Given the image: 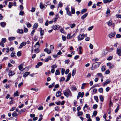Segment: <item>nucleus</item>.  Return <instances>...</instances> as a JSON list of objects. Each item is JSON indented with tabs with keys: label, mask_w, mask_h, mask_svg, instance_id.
<instances>
[{
	"label": "nucleus",
	"mask_w": 121,
	"mask_h": 121,
	"mask_svg": "<svg viewBox=\"0 0 121 121\" xmlns=\"http://www.w3.org/2000/svg\"><path fill=\"white\" fill-rule=\"evenodd\" d=\"M4 87L5 88L7 89L9 87V85L6 84L4 85Z\"/></svg>",
	"instance_id": "338daca9"
},
{
	"label": "nucleus",
	"mask_w": 121,
	"mask_h": 121,
	"mask_svg": "<svg viewBox=\"0 0 121 121\" xmlns=\"http://www.w3.org/2000/svg\"><path fill=\"white\" fill-rule=\"evenodd\" d=\"M21 55V51L18 52L17 53V55L18 56H20Z\"/></svg>",
	"instance_id": "de8ad7c7"
},
{
	"label": "nucleus",
	"mask_w": 121,
	"mask_h": 121,
	"mask_svg": "<svg viewBox=\"0 0 121 121\" xmlns=\"http://www.w3.org/2000/svg\"><path fill=\"white\" fill-rule=\"evenodd\" d=\"M34 51L36 52V53H39V50L38 48L35 49L34 50Z\"/></svg>",
	"instance_id": "052dcab7"
},
{
	"label": "nucleus",
	"mask_w": 121,
	"mask_h": 121,
	"mask_svg": "<svg viewBox=\"0 0 121 121\" xmlns=\"http://www.w3.org/2000/svg\"><path fill=\"white\" fill-rule=\"evenodd\" d=\"M51 57L50 56H49L47 59L44 60L45 62H47L49 60H51Z\"/></svg>",
	"instance_id": "b1692460"
},
{
	"label": "nucleus",
	"mask_w": 121,
	"mask_h": 121,
	"mask_svg": "<svg viewBox=\"0 0 121 121\" xmlns=\"http://www.w3.org/2000/svg\"><path fill=\"white\" fill-rule=\"evenodd\" d=\"M97 111H94L93 112V115L92 116V117H93V116H95L97 115Z\"/></svg>",
	"instance_id": "a18cd8bd"
},
{
	"label": "nucleus",
	"mask_w": 121,
	"mask_h": 121,
	"mask_svg": "<svg viewBox=\"0 0 121 121\" xmlns=\"http://www.w3.org/2000/svg\"><path fill=\"white\" fill-rule=\"evenodd\" d=\"M113 58L112 56H109L107 59V60H111Z\"/></svg>",
	"instance_id": "3c124183"
},
{
	"label": "nucleus",
	"mask_w": 121,
	"mask_h": 121,
	"mask_svg": "<svg viewBox=\"0 0 121 121\" xmlns=\"http://www.w3.org/2000/svg\"><path fill=\"white\" fill-rule=\"evenodd\" d=\"M38 23H35L34 25L33 29H34V28L36 29L38 27Z\"/></svg>",
	"instance_id": "f704fd0d"
},
{
	"label": "nucleus",
	"mask_w": 121,
	"mask_h": 121,
	"mask_svg": "<svg viewBox=\"0 0 121 121\" xmlns=\"http://www.w3.org/2000/svg\"><path fill=\"white\" fill-rule=\"evenodd\" d=\"M106 70L105 66H102L101 68V70L102 71H104Z\"/></svg>",
	"instance_id": "4d7b16f0"
},
{
	"label": "nucleus",
	"mask_w": 121,
	"mask_h": 121,
	"mask_svg": "<svg viewBox=\"0 0 121 121\" xmlns=\"http://www.w3.org/2000/svg\"><path fill=\"white\" fill-rule=\"evenodd\" d=\"M62 93H61L60 91H58L56 92V96L57 97H59L61 95Z\"/></svg>",
	"instance_id": "9d476101"
},
{
	"label": "nucleus",
	"mask_w": 121,
	"mask_h": 121,
	"mask_svg": "<svg viewBox=\"0 0 121 121\" xmlns=\"http://www.w3.org/2000/svg\"><path fill=\"white\" fill-rule=\"evenodd\" d=\"M78 94L80 97L82 98L84 94V92H79L78 93Z\"/></svg>",
	"instance_id": "4be33fe9"
},
{
	"label": "nucleus",
	"mask_w": 121,
	"mask_h": 121,
	"mask_svg": "<svg viewBox=\"0 0 121 121\" xmlns=\"http://www.w3.org/2000/svg\"><path fill=\"white\" fill-rule=\"evenodd\" d=\"M88 106L86 104H85L83 108V110L84 111H86L87 110Z\"/></svg>",
	"instance_id": "dca6fc26"
},
{
	"label": "nucleus",
	"mask_w": 121,
	"mask_h": 121,
	"mask_svg": "<svg viewBox=\"0 0 121 121\" xmlns=\"http://www.w3.org/2000/svg\"><path fill=\"white\" fill-rule=\"evenodd\" d=\"M108 25L109 26H111L112 24V22L111 21H109L108 23Z\"/></svg>",
	"instance_id": "680f3d73"
},
{
	"label": "nucleus",
	"mask_w": 121,
	"mask_h": 121,
	"mask_svg": "<svg viewBox=\"0 0 121 121\" xmlns=\"http://www.w3.org/2000/svg\"><path fill=\"white\" fill-rule=\"evenodd\" d=\"M44 51L49 54L51 53V51L49 50H48L47 48H46L44 50Z\"/></svg>",
	"instance_id": "f3484780"
},
{
	"label": "nucleus",
	"mask_w": 121,
	"mask_h": 121,
	"mask_svg": "<svg viewBox=\"0 0 121 121\" xmlns=\"http://www.w3.org/2000/svg\"><path fill=\"white\" fill-rule=\"evenodd\" d=\"M100 64V63L99 62H97L94 63L92 65L91 69L92 70H94L99 67Z\"/></svg>",
	"instance_id": "f03ea898"
},
{
	"label": "nucleus",
	"mask_w": 121,
	"mask_h": 121,
	"mask_svg": "<svg viewBox=\"0 0 121 121\" xmlns=\"http://www.w3.org/2000/svg\"><path fill=\"white\" fill-rule=\"evenodd\" d=\"M23 82H21L20 83H19L18 84V87L19 88H20L21 86L23 84Z\"/></svg>",
	"instance_id": "603ef678"
},
{
	"label": "nucleus",
	"mask_w": 121,
	"mask_h": 121,
	"mask_svg": "<svg viewBox=\"0 0 121 121\" xmlns=\"http://www.w3.org/2000/svg\"><path fill=\"white\" fill-rule=\"evenodd\" d=\"M76 69L75 68L74 69L72 70V75L73 76H74L76 73Z\"/></svg>",
	"instance_id": "5701e85b"
},
{
	"label": "nucleus",
	"mask_w": 121,
	"mask_h": 121,
	"mask_svg": "<svg viewBox=\"0 0 121 121\" xmlns=\"http://www.w3.org/2000/svg\"><path fill=\"white\" fill-rule=\"evenodd\" d=\"M67 39H72V37H71V34H68L67 36Z\"/></svg>",
	"instance_id": "bb28decb"
},
{
	"label": "nucleus",
	"mask_w": 121,
	"mask_h": 121,
	"mask_svg": "<svg viewBox=\"0 0 121 121\" xmlns=\"http://www.w3.org/2000/svg\"><path fill=\"white\" fill-rule=\"evenodd\" d=\"M99 97L101 101L103 102L104 101V98L103 96L100 95L99 96Z\"/></svg>",
	"instance_id": "2f4dec72"
},
{
	"label": "nucleus",
	"mask_w": 121,
	"mask_h": 121,
	"mask_svg": "<svg viewBox=\"0 0 121 121\" xmlns=\"http://www.w3.org/2000/svg\"><path fill=\"white\" fill-rule=\"evenodd\" d=\"M23 65L21 64L18 66L19 70H20L21 71H23L24 69L22 67Z\"/></svg>",
	"instance_id": "9b49d317"
},
{
	"label": "nucleus",
	"mask_w": 121,
	"mask_h": 121,
	"mask_svg": "<svg viewBox=\"0 0 121 121\" xmlns=\"http://www.w3.org/2000/svg\"><path fill=\"white\" fill-rule=\"evenodd\" d=\"M17 32L18 33L22 34L23 33V30L22 29H18L17 30Z\"/></svg>",
	"instance_id": "a878e982"
},
{
	"label": "nucleus",
	"mask_w": 121,
	"mask_h": 121,
	"mask_svg": "<svg viewBox=\"0 0 121 121\" xmlns=\"http://www.w3.org/2000/svg\"><path fill=\"white\" fill-rule=\"evenodd\" d=\"M40 34L41 36L43 35L44 34V31L43 30H42L41 28H40Z\"/></svg>",
	"instance_id": "37998d69"
},
{
	"label": "nucleus",
	"mask_w": 121,
	"mask_h": 121,
	"mask_svg": "<svg viewBox=\"0 0 121 121\" xmlns=\"http://www.w3.org/2000/svg\"><path fill=\"white\" fill-rule=\"evenodd\" d=\"M64 95L67 97H68L69 96H71L72 94L70 90L68 89L66 90L64 92Z\"/></svg>",
	"instance_id": "f257e3e1"
},
{
	"label": "nucleus",
	"mask_w": 121,
	"mask_h": 121,
	"mask_svg": "<svg viewBox=\"0 0 121 121\" xmlns=\"http://www.w3.org/2000/svg\"><path fill=\"white\" fill-rule=\"evenodd\" d=\"M16 38L14 37H12L9 38L8 39L9 41H11L15 39Z\"/></svg>",
	"instance_id": "393cba45"
},
{
	"label": "nucleus",
	"mask_w": 121,
	"mask_h": 121,
	"mask_svg": "<svg viewBox=\"0 0 121 121\" xmlns=\"http://www.w3.org/2000/svg\"><path fill=\"white\" fill-rule=\"evenodd\" d=\"M17 115H18L17 113L15 111L12 114V116H13V117L17 116Z\"/></svg>",
	"instance_id": "4c0bfd02"
},
{
	"label": "nucleus",
	"mask_w": 121,
	"mask_h": 121,
	"mask_svg": "<svg viewBox=\"0 0 121 121\" xmlns=\"http://www.w3.org/2000/svg\"><path fill=\"white\" fill-rule=\"evenodd\" d=\"M18 91H17L16 92L14 93V96H19V94H18Z\"/></svg>",
	"instance_id": "c9c22d12"
},
{
	"label": "nucleus",
	"mask_w": 121,
	"mask_h": 121,
	"mask_svg": "<svg viewBox=\"0 0 121 121\" xmlns=\"http://www.w3.org/2000/svg\"><path fill=\"white\" fill-rule=\"evenodd\" d=\"M82 49V47L81 46H80L79 48H77V50L78 51H81Z\"/></svg>",
	"instance_id": "69168bd1"
},
{
	"label": "nucleus",
	"mask_w": 121,
	"mask_h": 121,
	"mask_svg": "<svg viewBox=\"0 0 121 121\" xmlns=\"http://www.w3.org/2000/svg\"><path fill=\"white\" fill-rule=\"evenodd\" d=\"M60 73V72L58 70H56L55 74L56 75H57L59 74Z\"/></svg>",
	"instance_id": "49530a36"
},
{
	"label": "nucleus",
	"mask_w": 121,
	"mask_h": 121,
	"mask_svg": "<svg viewBox=\"0 0 121 121\" xmlns=\"http://www.w3.org/2000/svg\"><path fill=\"white\" fill-rule=\"evenodd\" d=\"M111 81L109 80V79H107L105 82H104L103 85V86H104L105 85L107 84H108Z\"/></svg>",
	"instance_id": "f8f14e48"
},
{
	"label": "nucleus",
	"mask_w": 121,
	"mask_h": 121,
	"mask_svg": "<svg viewBox=\"0 0 121 121\" xmlns=\"http://www.w3.org/2000/svg\"><path fill=\"white\" fill-rule=\"evenodd\" d=\"M116 121H121V115H120L117 117Z\"/></svg>",
	"instance_id": "7c9ffc66"
},
{
	"label": "nucleus",
	"mask_w": 121,
	"mask_h": 121,
	"mask_svg": "<svg viewBox=\"0 0 121 121\" xmlns=\"http://www.w3.org/2000/svg\"><path fill=\"white\" fill-rule=\"evenodd\" d=\"M13 5V3L12 2H9L8 5L9 8H11Z\"/></svg>",
	"instance_id": "c85d7f7f"
},
{
	"label": "nucleus",
	"mask_w": 121,
	"mask_h": 121,
	"mask_svg": "<svg viewBox=\"0 0 121 121\" xmlns=\"http://www.w3.org/2000/svg\"><path fill=\"white\" fill-rule=\"evenodd\" d=\"M43 63L42 62H39L37 64V65H36L35 67L36 68H39V66L42 65Z\"/></svg>",
	"instance_id": "4468645a"
},
{
	"label": "nucleus",
	"mask_w": 121,
	"mask_h": 121,
	"mask_svg": "<svg viewBox=\"0 0 121 121\" xmlns=\"http://www.w3.org/2000/svg\"><path fill=\"white\" fill-rule=\"evenodd\" d=\"M116 52L117 54L119 56H121V46L117 48Z\"/></svg>",
	"instance_id": "20e7f679"
},
{
	"label": "nucleus",
	"mask_w": 121,
	"mask_h": 121,
	"mask_svg": "<svg viewBox=\"0 0 121 121\" xmlns=\"http://www.w3.org/2000/svg\"><path fill=\"white\" fill-rule=\"evenodd\" d=\"M116 37L117 38H118L121 37V35L119 34H118L116 35Z\"/></svg>",
	"instance_id": "864d4df0"
},
{
	"label": "nucleus",
	"mask_w": 121,
	"mask_h": 121,
	"mask_svg": "<svg viewBox=\"0 0 121 121\" xmlns=\"http://www.w3.org/2000/svg\"><path fill=\"white\" fill-rule=\"evenodd\" d=\"M24 11H21L19 13V15H20L22 16L24 14Z\"/></svg>",
	"instance_id": "bf43d9fd"
},
{
	"label": "nucleus",
	"mask_w": 121,
	"mask_h": 121,
	"mask_svg": "<svg viewBox=\"0 0 121 121\" xmlns=\"http://www.w3.org/2000/svg\"><path fill=\"white\" fill-rule=\"evenodd\" d=\"M97 106L98 105L97 104H94L93 105V108L94 109H96L97 108Z\"/></svg>",
	"instance_id": "6e6d98bb"
},
{
	"label": "nucleus",
	"mask_w": 121,
	"mask_h": 121,
	"mask_svg": "<svg viewBox=\"0 0 121 121\" xmlns=\"http://www.w3.org/2000/svg\"><path fill=\"white\" fill-rule=\"evenodd\" d=\"M60 27V26L58 25H55L52 26V28L55 30H58Z\"/></svg>",
	"instance_id": "39448f33"
},
{
	"label": "nucleus",
	"mask_w": 121,
	"mask_h": 121,
	"mask_svg": "<svg viewBox=\"0 0 121 121\" xmlns=\"http://www.w3.org/2000/svg\"><path fill=\"white\" fill-rule=\"evenodd\" d=\"M6 39L5 38H2L1 39V42L2 43H4L6 42Z\"/></svg>",
	"instance_id": "cd10ccee"
},
{
	"label": "nucleus",
	"mask_w": 121,
	"mask_h": 121,
	"mask_svg": "<svg viewBox=\"0 0 121 121\" xmlns=\"http://www.w3.org/2000/svg\"><path fill=\"white\" fill-rule=\"evenodd\" d=\"M45 6L46 7L47 6V5H45L43 4V3L42 2H40V3L39 7L41 9H42L45 8Z\"/></svg>",
	"instance_id": "ddd939ff"
},
{
	"label": "nucleus",
	"mask_w": 121,
	"mask_h": 121,
	"mask_svg": "<svg viewBox=\"0 0 121 121\" xmlns=\"http://www.w3.org/2000/svg\"><path fill=\"white\" fill-rule=\"evenodd\" d=\"M70 89L72 91H76L77 90V88L75 86H72L70 88Z\"/></svg>",
	"instance_id": "412c9836"
},
{
	"label": "nucleus",
	"mask_w": 121,
	"mask_h": 121,
	"mask_svg": "<svg viewBox=\"0 0 121 121\" xmlns=\"http://www.w3.org/2000/svg\"><path fill=\"white\" fill-rule=\"evenodd\" d=\"M30 72H25L23 74V77L24 78L26 77L27 75L30 74Z\"/></svg>",
	"instance_id": "aec40b11"
},
{
	"label": "nucleus",
	"mask_w": 121,
	"mask_h": 121,
	"mask_svg": "<svg viewBox=\"0 0 121 121\" xmlns=\"http://www.w3.org/2000/svg\"><path fill=\"white\" fill-rule=\"evenodd\" d=\"M105 51L106 50L105 49L103 50V52L102 53V55L103 56H104L106 54L107 52H105Z\"/></svg>",
	"instance_id": "a19ab883"
},
{
	"label": "nucleus",
	"mask_w": 121,
	"mask_h": 121,
	"mask_svg": "<svg viewBox=\"0 0 121 121\" xmlns=\"http://www.w3.org/2000/svg\"><path fill=\"white\" fill-rule=\"evenodd\" d=\"M54 46L53 45H51L50 46V50L51 51H53L54 49Z\"/></svg>",
	"instance_id": "58836bf2"
},
{
	"label": "nucleus",
	"mask_w": 121,
	"mask_h": 121,
	"mask_svg": "<svg viewBox=\"0 0 121 121\" xmlns=\"http://www.w3.org/2000/svg\"><path fill=\"white\" fill-rule=\"evenodd\" d=\"M1 26L2 27H4L6 25V23L4 22H2L0 23Z\"/></svg>",
	"instance_id": "a211bd4d"
},
{
	"label": "nucleus",
	"mask_w": 121,
	"mask_h": 121,
	"mask_svg": "<svg viewBox=\"0 0 121 121\" xmlns=\"http://www.w3.org/2000/svg\"><path fill=\"white\" fill-rule=\"evenodd\" d=\"M63 6V4L62 2L61 1H60L58 4V8H59V7L60 8L62 7Z\"/></svg>",
	"instance_id": "e433bc0d"
},
{
	"label": "nucleus",
	"mask_w": 121,
	"mask_h": 121,
	"mask_svg": "<svg viewBox=\"0 0 121 121\" xmlns=\"http://www.w3.org/2000/svg\"><path fill=\"white\" fill-rule=\"evenodd\" d=\"M11 56L12 57H13L15 56V57H16V56L15 55V53L14 52H13L11 54Z\"/></svg>",
	"instance_id": "473e14b6"
},
{
	"label": "nucleus",
	"mask_w": 121,
	"mask_h": 121,
	"mask_svg": "<svg viewBox=\"0 0 121 121\" xmlns=\"http://www.w3.org/2000/svg\"><path fill=\"white\" fill-rule=\"evenodd\" d=\"M115 36V33L114 32H111L110 34L108 35L109 37L111 38Z\"/></svg>",
	"instance_id": "1a4fd4ad"
},
{
	"label": "nucleus",
	"mask_w": 121,
	"mask_h": 121,
	"mask_svg": "<svg viewBox=\"0 0 121 121\" xmlns=\"http://www.w3.org/2000/svg\"><path fill=\"white\" fill-rule=\"evenodd\" d=\"M86 83H83L82 84V86L81 87V88L82 89H83L84 88V86L86 84Z\"/></svg>",
	"instance_id": "ea45409f"
},
{
	"label": "nucleus",
	"mask_w": 121,
	"mask_h": 121,
	"mask_svg": "<svg viewBox=\"0 0 121 121\" xmlns=\"http://www.w3.org/2000/svg\"><path fill=\"white\" fill-rule=\"evenodd\" d=\"M87 10V9H82L81 10V13L83 14L86 12Z\"/></svg>",
	"instance_id": "c756f323"
},
{
	"label": "nucleus",
	"mask_w": 121,
	"mask_h": 121,
	"mask_svg": "<svg viewBox=\"0 0 121 121\" xmlns=\"http://www.w3.org/2000/svg\"><path fill=\"white\" fill-rule=\"evenodd\" d=\"M35 8L33 7L32 8L31 10V11L32 12H34L35 10Z\"/></svg>",
	"instance_id": "e2e57ef3"
},
{
	"label": "nucleus",
	"mask_w": 121,
	"mask_h": 121,
	"mask_svg": "<svg viewBox=\"0 0 121 121\" xmlns=\"http://www.w3.org/2000/svg\"><path fill=\"white\" fill-rule=\"evenodd\" d=\"M26 44V43L25 42H23L20 44V45L19 47V48H21L23 46H25Z\"/></svg>",
	"instance_id": "6e6552de"
},
{
	"label": "nucleus",
	"mask_w": 121,
	"mask_h": 121,
	"mask_svg": "<svg viewBox=\"0 0 121 121\" xmlns=\"http://www.w3.org/2000/svg\"><path fill=\"white\" fill-rule=\"evenodd\" d=\"M84 35L83 34H80L78 36V41H80L82 40L84 38Z\"/></svg>",
	"instance_id": "7ed1b4c3"
},
{
	"label": "nucleus",
	"mask_w": 121,
	"mask_h": 121,
	"mask_svg": "<svg viewBox=\"0 0 121 121\" xmlns=\"http://www.w3.org/2000/svg\"><path fill=\"white\" fill-rule=\"evenodd\" d=\"M65 72V70L64 69H62L61 70V74L62 75H63Z\"/></svg>",
	"instance_id": "13d9d810"
},
{
	"label": "nucleus",
	"mask_w": 121,
	"mask_h": 121,
	"mask_svg": "<svg viewBox=\"0 0 121 121\" xmlns=\"http://www.w3.org/2000/svg\"><path fill=\"white\" fill-rule=\"evenodd\" d=\"M97 75L98 77H100L101 78L103 77L102 76V74L101 73H98L97 74Z\"/></svg>",
	"instance_id": "8fccbe9b"
},
{
	"label": "nucleus",
	"mask_w": 121,
	"mask_h": 121,
	"mask_svg": "<svg viewBox=\"0 0 121 121\" xmlns=\"http://www.w3.org/2000/svg\"><path fill=\"white\" fill-rule=\"evenodd\" d=\"M116 16L117 18H121V14H117L116 15Z\"/></svg>",
	"instance_id": "0e129e2a"
},
{
	"label": "nucleus",
	"mask_w": 121,
	"mask_h": 121,
	"mask_svg": "<svg viewBox=\"0 0 121 121\" xmlns=\"http://www.w3.org/2000/svg\"><path fill=\"white\" fill-rule=\"evenodd\" d=\"M15 73L14 71L9 70V76H12L13 75H14Z\"/></svg>",
	"instance_id": "423d86ee"
},
{
	"label": "nucleus",
	"mask_w": 121,
	"mask_h": 121,
	"mask_svg": "<svg viewBox=\"0 0 121 121\" xmlns=\"http://www.w3.org/2000/svg\"><path fill=\"white\" fill-rule=\"evenodd\" d=\"M98 91L99 92L102 93L103 92V89L102 88H100L99 89Z\"/></svg>",
	"instance_id": "09e8293b"
},
{
	"label": "nucleus",
	"mask_w": 121,
	"mask_h": 121,
	"mask_svg": "<svg viewBox=\"0 0 121 121\" xmlns=\"http://www.w3.org/2000/svg\"><path fill=\"white\" fill-rule=\"evenodd\" d=\"M76 25L74 23L70 24H69V26L71 28H73Z\"/></svg>",
	"instance_id": "72a5a7b5"
},
{
	"label": "nucleus",
	"mask_w": 121,
	"mask_h": 121,
	"mask_svg": "<svg viewBox=\"0 0 121 121\" xmlns=\"http://www.w3.org/2000/svg\"><path fill=\"white\" fill-rule=\"evenodd\" d=\"M94 99L97 102H98L99 101V99L98 97L97 96H94Z\"/></svg>",
	"instance_id": "79ce46f5"
},
{
	"label": "nucleus",
	"mask_w": 121,
	"mask_h": 121,
	"mask_svg": "<svg viewBox=\"0 0 121 121\" xmlns=\"http://www.w3.org/2000/svg\"><path fill=\"white\" fill-rule=\"evenodd\" d=\"M88 13H85L81 17V18L82 20H83L87 16Z\"/></svg>",
	"instance_id": "2eb2a0df"
},
{
	"label": "nucleus",
	"mask_w": 121,
	"mask_h": 121,
	"mask_svg": "<svg viewBox=\"0 0 121 121\" xmlns=\"http://www.w3.org/2000/svg\"><path fill=\"white\" fill-rule=\"evenodd\" d=\"M57 67V65L56 64L53 65L51 66V67L52 69H54L56 68Z\"/></svg>",
	"instance_id": "5fc2aeb1"
},
{
	"label": "nucleus",
	"mask_w": 121,
	"mask_h": 121,
	"mask_svg": "<svg viewBox=\"0 0 121 121\" xmlns=\"http://www.w3.org/2000/svg\"><path fill=\"white\" fill-rule=\"evenodd\" d=\"M71 9L72 13L73 14H74L75 13V9L72 6L71 8Z\"/></svg>",
	"instance_id": "6ab92c4d"
},
{
	"label": "nucleus",
	"mask_w": 121,
	"mask_h": 121,
	"mask_svg": "<svg viewBox=\"0 0 121 121\" xmlns=\"http://www.w3.org/2000/svg\"><path fill=\"white\" fill-rule=\"evenodd\" d=\"M83 112H78V116L82 115H83Z\"/></svg>",
	"instance_id": "c03bdc74"
},
{
	"label": "nucleus",
	"mask_w": 121,
	"mask_h": 121,
	"mask_svg": "<svg viewBox=\"0 0 121 121\" xmlns=\"http://www.w3.org/2000/svg\"><path fill=\"white\" fill-rule=\"evenodd\" d=\"M71 76V73H69L68 75L67 78L65 80L66 82L68 81L70 79Z\"/></svg>",
	"instance_id": "0eeeda50"
},
{
	"label": "nucleus",
	"mask_w": 121,
	"mask_h": 121,
	"mask_svg": "<svg viewBox=\"0 0 121 121\" xmlns=\"http://www.w3.org/2000/svg\"><path fill=\"white\" fill-rule=\"evenodd\" d=\"M66 13L67 15H69V16H71V13L69 11L66 12Z\"/></svg>",
	"instance_id": "774afa93"
}]
</instances>
